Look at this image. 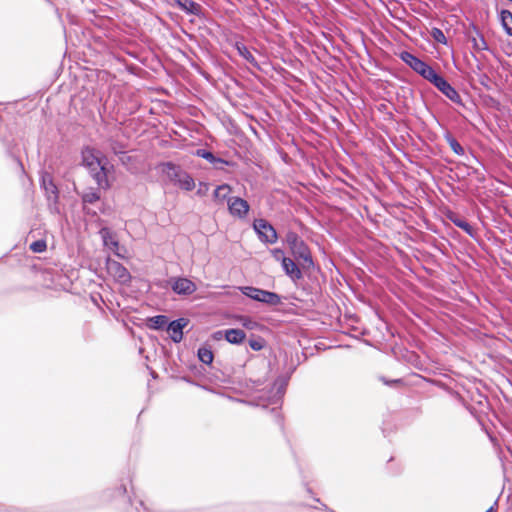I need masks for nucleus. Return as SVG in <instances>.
<instances>
[{
    "instance_id": "nucleus-7",
    "label": "nucleus",
    "mask_w": 512,
    "mask_h": 512,
    "mask_svg": "<svg viewBox=\"0 0 512 512\" xmlns=\"http://www.w3.org/2000/svg\"><path fill=\"white\" fill-rule=\"evenodd\" d=\"M106 269L108 273L120 283H126L130 279L128 270L118 261L107 259Z\"/></svg>"
},
{
    "instance_id": "nucleus-5",
    "label": "nucleus",
    "mask_w": 512,
    "mask_h": 512,
    "mask_svg": "<svg viewBox=\"0 0 512 512\" xmlns=\"http://www.w3.org/2000/svg\"><path fill=\"white\" fill-rule=\"evenodd\" d=\"M227 205L229 213L238 219H245L250 210L248 202L240 197H229Z\"/></svg>"
},
{
    "instance_id": "nucleus-32",
    "label": "nucleus",
    "mask_w": 512,
    "mask_h": 512,
    "mask_svg": "<svg viewBox=\"0 0 512 512\" xmlns=\"http://www.w3.org/2000/svg\"><path fill=\"white\" fill-rule=\"evenodd\" d=\"M271 254L272 256L274 257L275 260L277 261H283V259H285L286 257L284 256V252L282 249H279V248H275V249H272L271 250Z\"/></svg>"
},
{
    "instance_id": "nucleus-29",
    "label": "nucleus",
    "mask_w": 512,
    "mask_h": 512,
    "mask_svg": "<svg viewBox=\"0 0 512 512\" xmlns=\"http://www.w3.org/2000/svg\"><path fill=\"white\" fill-rule=\"evenodd\" d=\"M197 155L199 157H202V158L208 160L211 163L222 162V160L219 158H216L212 152L204 150V149L197 150Z\"/></svg>"
},
{
    "instance_id": "nucleus-1",
    "label": "nucleus",
    "mask_w": 512,
    "mask_h": 512,
    "mask_svg": "<svg viewBox=\"0 0 512 512\" xmlns=\"http://www.w3.org/2000/svg\"><path fill=\"white\" fill-rule=\"evenodd\" d=\"M163 173L169 178L170 181L177 184L181 189L191 191L195 187L194 179L179 166L167 162L162 165Z\"/></svg>"
},
{
    "instance_id": "nucleus-10",
    "label": "nucleus",
    "mask_w": 512,
    "mask_h": 512,
    "mask_svg": "<svg viewBox=\"0 0 512 512\" xmlns=\"http://www.w3.org/2000/svg\"><path fill=\"white\" fill-rule=\"evenodd\" d=\"M400 59L419 75H421V73L428 65L423 60L419 59L408 51H403L400 54Z\"/></svg>"
},
{
    "instance_id": "nucleus-15",
    "label": "nucleus",
    "mask_w": 512,
    "mask_h": 512,
    "mask_svg": "<svg viewBox=\"0 0 512 512\" xmlns=\"http://www.w3.org/2000/svg\"><path fill=\"white\" fill-rule=\"evenodd\" d=\"M281 264H282L283 270L291 279L298 280L302 277V273H301L299 267L296 265V263L292 259L286 257L285 259H283Z\"/></svg>"
},
{
    "instance_id": "nucleus-22",
    "label": "nucleus",
    "mask_w": 512,
    "mask_h": 512,
    "mask_svg": "<svg viewBox=\"0 0 512 512\" xmlns=\"http://www.w3.org/2000/svg\"><path fill=\"white\" fill-rule=\"evenodd\" d=\"M231 192V187L227 184H222V185H219L215 190H214V197L218 200H225L227 199L228 200V195L230 194Z\"/></svg>"
},
{
    "instance_id": "nucleus-19",
    "label": "nucleus",
    "mask_w": 512,
    "mask_h": 512,
    "mask_svg": "<svg viewBox=\"0 0 512 512\" xmlns=\"http://www.w3.org/2000/svg\"><path fill=\"white\" fill-rule=\"evenodd\" d=\"M470 40L475 51L480 52L488 49L486 40L478 32L476 33V36H472Z\"/></svg>"
},
{
    "instance_id": "nucleus-33",
    "label": "nucleus",
    "mask_w": 512,
    "mask_h": 512,
    "mask_svg": "<svg viewBox=\"0 0 512 512\" xmlns=\"http://www.w3.org/2000/svg\"><path fill=\"white\" fill-rule=\"evenodd\" d=\"M450 220L453 222V224L455 226L459 227L460 229H462V227L467 222L466 220H464V219H462L460 217H450Z\"/></svg>"
},
{
    "instance_id": "nucleus-6",
    "label": "nucleus",
    "mask_w": 512,
    "mask_h": 512,
    "mask_svg": "<svg viewBox=\"0 0 512 512\" xmlns=\"http://www.w3.org/2000/svg\"><path fill=\"white\" fill-rule=\"evenodd\" d=\"M82 159L83 164L90 170V172L96 171L100 165H104L107 161V159L102 157L98 151L89 147L82 151Z\"/></svg>"
},
{
    "instance_id": "nucleus-27",
    "label": "nucleus",
    "mask_w": 512,
    "mask_h": 512,
    "mask_svg": "<svg viewBox=\"0 0 512 512\" xmlns=\"http://www.w3.org/2000/svg\"><path fill=\"white\" fill-rule=\"evenodd\" d=\"M430 35L433 38V40L437 43H440V44L447 43V38H446L445 34L439 28H436V27L432 28L430 31Z\"/></svg>"
},
{
    "instance_id": "nucleus-36",
    "label": "nucleus",
    "mask_w": 512,
    "mask_h": 512,
    "mask_svg": "<svg viewBox=\"0 0 512 512\" xmlns=\"http://www.w3.org/2000/svg\"><path fill=\"white\" fill-rule=\"evenodd\" d=\"M462 230L471 236L473 235V227L468 222L465 223V225L462 227Z\"/></svg>"
},
{
    "instance_id": "nucleus-34",
    "label": "nucleus",
    "mask_w": 512,
    "mask_h": 512,
    "mask_svg": "<svg viewBox=\"0 0 512 512\" xmlns=\"http://www.w3.org/2000/svg\"><path fill=\"white\" fill-rule=\"evenodd\" d=\"M110 148L115 154H120L124 152V147L117 143H110Z\"/></svg>"
},
{
    "instance_id": "nucleus-20",
    "label": "nucleus",
    "mask_w": 512,
    "mask_h": 512,
    "mask_svg": "<svg viewBox=\"0 0 512 512\" xmlns=\"http://www.w3.org/2000/svg\"><path fill=\"white\" fill-rule=\"evenodd\" d=\"M420 76H422L425 80L432 83L434 86L442 77L439 74H437V72L430 65L426 66V68L424 69Z\"/></svg>"
},
{
    "instance_id": "nucleus-8",
    "label": "nucleus",
    "mask_w": 512,
    "mask_h": 512,
    "mask_svg": "<svg viewBox=\"0 0 512 512\" xmlns=\"http://www.w3.org/2000/svg\"><path fill=\"white\" fill-rule=\"evenodd\" d=\"M172 290L179 295H191L197 289L196 284L188 278L178 277L172 279Z\"/></svg>"
},
{
    "instance_id": "nucleus-2",
    "label": "nucleus",
    "mask_w": 512,
    "mask_h": 512,
    "mask_svg": "<svg viewBox=\"0 0 512 512\" xmlns=\"http://www.w3.org/2000/svg\"><path fill=\"white\" fill-rule=\"evenodd\" d=\"M286 242L297 259L302 260L304 264L311 265L313 263L308 246L297 233L288 232Z\"/></svg>"
},
{
    "instance_id": "nucleus-16",
    "label": "nucleus",
    "mask_w": 512,
    "mask_h": 512,
    "mask_svg": "<svg viewBox=\"0 0 512 512\" xmlns=\"http://www.w3.org/2000/svg\"><path fill=\"white\" fill-rule=\"evenodd\" d=\"M178 7L193 15H199L201 13V5L193 0H175Z\"/></svg>"
},
{
    "instance_id": "nucleus-26",
    "label": "nucleus",
    "mask_w": 512,
    "mask_h": 512,
    "mask_svg": "<svg viewBox=\"0 0 512 512\" xmlns=\"http://www.w3.org/2000/svg\"><path fill=\"white\" fill-rule=\"evenodd\" d=\"M99 199H100V194L96 190H93V189L86 191L82 195V200L84 203L92 204V203H95L96 201H98Z\"/></svg>"
},
{
    "instance_id": "nucleus-9",
    "label": "nucleus",
    "mask_w": 512,
    "mask_h": 512,
    "mask_svg": "<svg viewBox=\"0 0 512 512\" xmlns=\"http://www.w3.org/2000/svg\"><path fill=\"white\" fill-rule=\"evenodd\" d=\"M435 87L441 91L449 100L462 105V99L459 93L443 77L435 84Z\"/></svg>"
},
{
    "instance_id": "nucleus-13",
    "label": "nucleus",
    "mask_w": 512,
    "mask_h": 512,
    "mask_svg": "<svg viewBox=\"0 0 512 512\" xmlns=\"http://www.w3.org/2000/svg\"><path fill=\"white\" fill-rule=\"evenodd\" d=\"M42 186L45 190L48 200L50 202L56 203L58 200V189L49 174L42 176Z\"/></svg>"
},
{
    "instance_id": "nucleus-31",
    "label": "nucleus",
    "mask_w": 512,
    "mask_h": 512,
    "mask_svg": "<svg viewBox=\"0 0 512 512\" xmlns=\"http://www.w3.org/2000/svg\"><path fill=\"white\" fill-rule=\"evenodd\" d=\"M47 245L44 240H37L30 244L31 251L35 253H42L46 250Z\"/></svg>"
},
{
    "instance_id": "nucleus-23",
    "label": "nucleus",
    "mask_w": 512,
    "mask_h": 512,
    "mask_svg": "<svg viewBox=\"0 0 512 512\" xmlns=\"http://www.w3.org/2000/svg\"><path fill=\"white\" fill-rule=\"evenodd\" d=\"M101 233L103 236L104 245L111 250L116 251L119 246L118 241L115 240L106 229L102 230Z\"/></svg>"
},
{
    "instance_id": "nucleus-14",
    "label": "nucleus",
    "mask_w": 512,
    "mask_h": 512,
    "mask_svg": "<svg viewBox=\"0 0 512 512\" xmlns=\"http://www.w3.org/2000/svg\"><path fill=\"white\" fill-rule=\"evenodd\" d=\"M222 334L225 340L231 344H241L246 338L245 332L241 329H228L224 332L218 331L215 335L221 336Z\"/></svg>"
},
{
    "instance_id": "nucleus-21",
    "label": "nucleus",
    "mask_w": 512,
    "mask_h": 512,
    "mask_svg": "<svg viewBox=\"0 0 512 512\" xmlns=\"http://www.w3.org/2000/svg\"><path fill=\"white\" fill-rule=\"evenodd\" d=\"M500 17L506 32L512 36V13L509 10H502Z\"/></svg>"
},
{
    "instance_id": "nucleus-17",
    "label": "nucleus",
    "mask_w": 512,
    "mask_h": 512,
    "mask_svg": "<svg viewBox=\"0 0 512 512\" xmlns=\"http://www.w3.org/2000/svg\"><path fill=\"white\" fill-rule=\"evenodd\" d=\"M235 47L239 55L242 56L247 62L254 66L257 65L255 57L243 43H236Z\"/></svg>"
},
{
    "instance_id": "nucleus-3",
    "label": "nucleus",
    "mask_w": 512,
    "mask_h": 512,
    "mask_svg": "<svg viewBox=\"0 0 512 512\" xmlns=\"http://www.w3.org/2000/svg\"><path fill=\"white\" fill-rule=\"evenodd\" d=\"M240 290L245 296L255 301H259L273 306H276L281 303V297L274 292L250 286L241 287Z\"/></svg>"
},
{
    "instance_id": "nucleus-30",
    "label": "nucleus",
    "mask_w": 512,
    "mask_h": 512,
    "mask_svg": "<svg viewBox=\"0 0 512 512\" xmlns=\"http://www.w3.org/2000/svg\"><path fill=\"white\" fill-rule=\"evenodd\" d=\"M249 346L254 351H260L265 346V340L262 337H257L249 340Z\"/></svg>"
},
{
    "instance_id": "nucleus-18",
    "label": "nucleus",
    "mask_w": 512,
    "mask_h": 512,
    "mask_svg": "<svg viewBox=\"0 0 512 512\" xmlns=\"http://www.w3.org/2000/svg\"><path fill=\"white\" fill-rule=\"evenodd\" d=\"M445 140L448 143L451 150L456 155H459V156L464 155V153H465L464 148L460 145V143L450 133H447L445 135Z\"/></svg>"
},
{
    "instance_id": "nucleus-35",
    "label": "nucleus",
    "mask_w": 512,
    "mask_h": 512,
    "mask_svg": "<svg viewBox=\"0 0 512 512\" xmlns=\"http://www.w3.org/2000/svg\"><path fill=\"white\" fill-rule=\"evenodd\" d=\"M207 190H208V185L206 183H200L197 193L199 195H203L206 193Z\"/></svg>"
},
{
    "instance_id": "nucleus-24",
    "label": "nucleus",
    "mask_w": 512,
    "mask_h": 512,
    "mask_svg": "<svg viewBox=\"0 0 512 512\" xmlns=\"http://www.w3.org/2000/svg\"><path fill=\"white\" fill-rule=\"evenodd\" d=\"M198 358L204 364H210L213 361V353L209 348L201 347L198 349Z\"/></svg>"
},
{
    "instance_id": "nucleus-25",
    "label": "nucleus",
    "mask_w": 512,
    "mask_h": 512,
    "mask_svg": "<svg viewBox=\"0 0 512 512\" xmlns=\"http://www.w3.org/2000/svg\"><path fill=\"white\" fill-rule=\"evenodd\" d=\"M237 320L244 328L248 330H254L259 326V324L255 320L248 316H238Z\"/></svg>"
},
{
    "instance_id": "nucleus-37",
    "label": "nucleus",
    "mask_w": 512,
    "mask_h": 512,
    "mask_svg": "<svg viewBox=\"0 0 512 512\" xmlns=\"http://www.w3.org/2000/svg\"><path fill=\"white\" fill-rule=\"evenodd\" d=\"M493 510H494V506H491V507H490L487 511H485V512H493Z\"/></svg>"
},
{
    "instance_id": "nucleus-11",
    "label": "nucleus",
    "mask_w": 512,
    "mask_h": 512,
    "mask_svg": "<svg viewBox=\"0 0 512 512\" xmlns=\"http://www.w3.org/2000/svg\"><path fill=\"white\" fill-rule=\"evenodd\" d=\"M188 324V320L185 318H179L169 323L167 331L170 334L172 341L178 343L183 338V328Z\"/></svg>"
},
{
    "instance_id": "nucleus-12",
    "label": "nucleus",
    "mask_w": 512,
    "mask_h": 512,
    "mask_svg": "<svg viewBox=\"0 0 512 512\" xmlns=\"http://www.w3.org/2000/svg\"><path fill=\"white\" fill-rule=\"evenodd\" d=\"M90 173L96 181L99 188L107 190L110 187V183L108 180V161H106L104 165H100L96 171Z\"/></svg>"
},
{
    "instance_id": "nucleus-28",
    "label": "nucleus",
    "mask_w": 512,
    "mask_h": 512,
    "mask_svg": "<svg viewBox=\"0 0 512 512\" xmlns=\"http://www.w3.org/2000/svg\"><path fill=\"white\" fill-rule=\"evenodd\" d=\"M150 326L154 329H160L167 323V317L164 315H157L149 319Z\"/></svg>"
},
{
    "instance_id": "nucleus-4",
    "label": "nucleus",
    "mask_w": 512,
    "mask_h": 512,
    "mask_svg": "<svg viewBox=\"0 0 512 512\" xmlns=\"http://www.w3.org/2000/svg\"><path fill=\"white\" fill-rule=\"evenodd\" d=\"M253 228L259 239L264 243L274 244L278 239L275 228L265 219H256Z\"/></svg>"
}]
</instances>
